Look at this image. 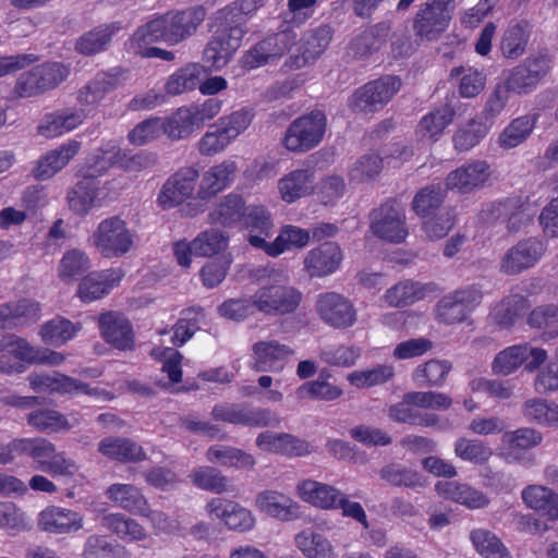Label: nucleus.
I'll return each mask as SVG.
<instances>
[{
    "label": "nucleus",
    "instance_id": "obj_1",
    "mask_svg": "<svg viewBox=\"0 0 558 558\" xmlns=\"http://www.w3.org/2000/svg\"><path fill=\"white\" fill-rule=\"evenodd\" d=\"M205 17L206 11L203 7L169 11L144 24L143 32L145 36H153L169 46H174L190 38Z\"/></svg>",
    "mask_w": 558,
    "mask_h": 558
},
{
    "label": "nucleus",
    "instance_id": "obj_2",
    "mask_svg": "<svg viewBox=\"0 0 558 558\" xmlns=\"http://www.w3.org/2000/svg\"><path fill=\"white\" fill-rule=\"evenodd\" d=\"M89 245L104 258H120L137 242L136 231L120 216L102 219L88 239Z\"/></svg>",
    "mask_w": 558,
    "mask_h": 558
},
{
    "label": "nucleus",
    "instance_id": "obj_3",
    "mask_svg": "<svg viewBox=\"0 0 558 558\" xmlns=\"http://www.w3.org/2000/svg\"><path fill=\"white\" fill-rule=\"evenodd\" d=\"M253 119V111L245 108L222 116L202 135L197 142L198 151L203 156H215L225 151L248 129Z\"/></svg>",
    "mask_w": 558,
    "mask_h": 558
},
{
    "label": "nucleus",
    "instance_id": "obj_4",
    "mask_svg": "<svg viewBox=\"0 0 558 558\" xmlns=\"http://www.w3.org/2000/svg\"><path fill=\"white\" fill-rule=\"evenodd\" d=\"M327 118L314 110L293 120L282 137V145L291 153L303 154L317 147L326 133Z\"/></svg>",
    "mask_w": 558,
    "mask_h": 558
},
{
    "label": "nucleus",
    "instance_id": "obj_5",
    "mask_svg": "<svg viewBox=\"0 0 558 558\" xmlns=\"http://www.w3.org/2000/svg\"><path fill=\"white\" fill-rule=\"evenodd\" d=\"M456 0H427L422 3L413 20V31L421 41L437 40L453 17Z\"/></svg>",
    "mask_w": 558,
    "mask_h": 558
},
{
    "label": "nucleus",
    "instance_id": "obj_6",
    "mask_svg": "<svg viewBox=\"0 0 558 558\" xmlns=\"http://www.w3.org/2000/svg\"><path fill=\"white\" fill-rule=\"evenodd\" d=\"M211 417L215 421L248 427H275L280 424L277 413L244 403L216 404L211 410Z\"/></svg>",
    "mask_w": 558,
    "mask_h": 558
},
{
    "label": "nucleus",
    "instance_id": "obj_7",
    "mask_svg": "<svg viewBox=\"0 0 558 558\" xmlns=\"http://www.w3.org/2000/svg\"><path fill=\"white\" fill-rule=\"evenodd\" d=\"M371 230L383 241L403 242L409 234L404 208L397 202L383 204L371 214Z\"/></svg>",
    "mask_w": 558,
    "mask_h": 558
},
{
    "label": "nucleus",
    "instance_id": "obj_8",
    "mask_svg": "<svg viewBox=\"0 0 558 558\" xmlns=\"http://www.w3.org/2000/svg\"><path fill=\"white\" fill-rule=\"evenodd\" d=\"M401 81L397 76L386 75L356 89L351 99L355 111L374 112L387 105L399 92Z\"/></svg>",
    "mask_w": 558,
    "mask_h": 558
},
{
    "label": "nucleus",
    "instance_id": "obj_9",
    "mask_svg": "<svg viewBox=\"0 0 558 558\" xmlns=\"http://www.w3.org/2000/svg\"><path fill=\"white\" fill-rule=\"evenodd\" d=\"M257 311L265 314L277 315L293 312L300 304L302 294L288 284H264L255 293Z\"/></svg>",
    "mask_w": 558,
    "mask_h": 558
},
{
    "label": "nucleus",
    "instance_id": "obj_10",
    "mask_svg": "<svg viewBox=\"0 0 558 558\" xmlns=\"http://www.w3.org/2000/svg\"><path fill=\"white\" fill-rule=\"evenodd\" d=\"M492 167L485 160H471L450 171L445 180L446 190L470 194L483 189L492 179Z\"/></svg>",
    "mask_w": 558,
    "mask_h": 558
},
{
    "label": "nucleus",
    "instance_id": "obj_11",
    "mask_svg": "<svg viewBox=\"0 0 558 558\" xmlns=\"http://www.w3.org/2000/svg\"><path fill=\"white\" fill-rule=\"evenodd\" d=\"M295 39L296 35L290 29L270 35L250 49L241 58V63L251 70L279 59L290 49Z\"/></svg>",
    "mask_w": 558,
    "mask_h": 558
},
{
    "label": "nucleus",
    "instance_id": "obj_12",
    "mask_svg": "<svg viewBox=\"0 0 558 558\" xmlns=\"http://www.w3.org/2000/svg\"><path fill=\"white\" fill-rule=\"evenodd\" d=\"M550 61L544 56L529 57L508 71L505 83L515 94H527L549 73Z\"/></svg>",
    "mask_w": 558,
    "mask_h": 558
},
{
    "label": "nucleus",
    "instance_id": "obj_13",
    "mask_svg": "<svg viewBox=\"0 0 558 558\" xmlns=\"http://www.w3.org/2000/svg\"><path fill=\"white\" fill-rule=\"evenodd\" d=\"M198 178L199 173L193 167L177 171L163 183L157 197L158 205L162 209H171L192 198Z\"/></svg>",
    "mask_w": 558,
    "mask_h": 558
},
{
    "label": "nucleus",
    "instance_id": "obj_14",
    "mask_svg": "<svg viewBox=\"0 0 558 558\" xmlns=\"http://www.w3.org/2000/svg\"><path fill=\"white\" fill-rule=\"evenodd\" d=\"M205 510L210 518L221 520L227 529L234 532H248L256 523L251 510L230 499L211 498L206 504Z\"/></svg>",
    "mask_w": 558,
    "mask_h": 558
},
{
    "label": "nucleus",
    "instance_id": "obj_15",
    "mask_svg": "<svg viewBox=\"0 0 558 558\" xmlns=\"http://www.w3.org/2000/svg\"><path fill=\"white\" fill-rule=\"evenodd\" d=\"M31 458L38 470L51 476L71 478L77 471L75 461L66 458L64 452H58L54 444L46 438H35Z\"/></svg>",
    "mask_w": 558,
    "mask_h": 558
},
{
    "label": "nucleus",
    "instance_id": "obj_16",
    "mask_svg": "<svg viewBox=\"0 0 558 558\" xmlns=\"http://www.w3.org/2000/svg\"><path fill=\"white\" fill-rule=\"evenodd\" d=\"M344 253L337 242H324L311 248L303 258V270L310 278H324L337 272Z\"/></svg>",
    "mask_w": 558,
    "mask_h": 558
},
{
    "label": "nucleus",
    "instance_id": "obj_17",
    "mask_svg": "<svg viewBox=\"0 0 558 558\" xmlns=\"http://www.w3.org/2000/svg\"><path fill=\"white\" fill-rule=\"evenodd\" d=\"M245 33V29L240 26L216 33L205 48V61L216 71L223 69L240 48Z\"/></svg>",
    "mask_w": 558,
    "mask_h": 558
},
{
    "label": "nucleus",
    "instance_id": "obj_18",
    "mask_svg": "<svg viewBox=\"0 0 558 558\" xmlns=\"http://www.w3.org/2000/svg\"><path fill=\"white\" fill-rule=\"evenodd\" d=\"M124 276L125 272L121 268L89 272L80 281L76 296L83 303L101 300L121 283Z\"/></svg>",
    "mask_w": 558,
    "mask_h": 558
},
{
    "label": "nucleus",
    "instance_id": "obj_19",
    "mask_svg": "<svg viewBox=\"0 0 558 558\" xmlns=\"http://www.w3.org/2000/svg\"><path fill=\"white\" fill-rule=\"evenodd\" d=\"M240 227L248 244L265 253L275 227L270 211L264 205H248Z\"/></svg>",
    "mask_w": 558,
    "mask_h": 558
},
{
    "label": "nucleus",
    "instance_id": "obj_20",
    "mask_svg": "<svg viewBox=\"0 0 558 558\" xmlns=\"http://www.w3.org/2000/svg\"><path fill=\"white\" fill-rule=\"evenodd\" d=\"M546 245L537 239L520 241L509 248L500 262V270L507 275H517L533 267L543 256Z\"/></svg>",
    "mask_w": 558,
    "mask_h": 558
},
{
    "label": "nucleus",
    "instance_id": "obj_21",
    "mask_svg": "<svg viewBox=\"0 0 558 558\" xmlns=\"http://www.w3.org/2000/svg\"><path fill=\"white\" fill-rule=\"evenodd\" d=\"M316 310L319 317L336 328H347L354 324L356 313L351 302L336 292H326L318 296Z\"/></svg>",
    "mask_w": 558,
    "mask_h": 558
},
{
    "label": "nucleus",
    "instance_id": "obj_22",
    "mask_svg": "<svg viewBox=\"0 0 558 558\" xmlns=\"http://www.w3.org/2000/svg\"><path fill=\"white\" fill-rule=\"evenodd\" d=\"M238 171L236 162L231 159L213 165L203 173L195 198L207 201L228 189L236 178Z\"/></svg>",
    "mask_w": 558,
    "mask_h": 558
},
{
    "label": "nucleus",
    "instance_id": "obj_23",
    "mask_svg": "<svg viewBox=\"0 0 558 558\" xmlns=\"http://www.w3.org/2000/svg\"><path fill=\"white\" fill-rule=\"evenodd\" d=\"M65 356L59 351H4L0 355V372L12 375L33 364L59 365Z\"/></svg>",
    "mask_w": 558,
    "mask_h": 558
},
{
    "label": "nucleus",
    "instance_id": "obj_24",
    "mask_svg": "<svg viewBox=\"0 0 558 558\" xmlns=\"http://www.w3.org/2000/svg\"><path fill=\"white\" fill-rule=\"evenodd\" d=\"M98 328L107 343L118 349H126L134 341V331L130 320L118 311H107L98 316Z\"/></svg>",
    "mask_w": 558,
    "mask_h": 558
},
{
    "label": "nucleus",
    "instance_id": "obj_25",
    "mask_svg": "<svg viewBox=\"0 0 558 558\" xmlns=\"http://www.w3.org/2000/svg\"><path fill=\"white\" fill-rule=\"evenodd\" d=\"M83 515L71 509L48 507L39 513L38 526L51 534H70L83 527Z\"/></svg>",
    "mask_w": 558,
    "mask_h": 558
},
{
    "label": "nucleus",
    "instance_id": "obj_26",
    "mask_svg": "<svg viewBox=\"0 0 558 558\" xmlns=\"http://www.w3.org/2000/svg\"><path fill=\"white\" fill-rule=\"evenodd\" d=\"M314 171L311 169H295L278 180L277 189L280 198L292 204L302 197L311 195L314 191Z\"/></svg>",
    "mask_w": 558,
    "mask_h": 558
},
{
    "label": "nucleus",
    "instance_id": "obj_27",
    "mask_svg": "<svg viewBox=\"0 0 558 558\" xmlns=\"http://www.w3.org/2000/svg\"><path fill=\"white\" fill-rule=\"evenodd\" d=\"M330 39L331 31L327 26L306 33L302 38V53L291 56L286 61V66L301 69L307 63L314 62L328 47Z\"/></svg>",
    "mask_w": 558,
    "mask_h": 558
},
{
    "label": "nucleus",
    "instance_id": "obj_28",
    "mask_svg": "<svg viewBox=\"0 0 558 558\" xmlns=\"http://www.w3.org/2000/svg\"><path fill=\"white\" fill-rule=\"evenodd\" d=\"M81 149V143L69 141L58 148L43 156L33 170L37 180H47L62 170L69 161L77 155Z\"/></svg>",
    "mask_w": 558,
    "mask_h": 558
},
{
    "label": "nucleus",
    "instance_id": "obj_29",
    "mask_svg": "<svg viewBox=\"0 0 558 558\" xmlns=\"http://www.w3.org/2000/svg\"><path fill=\"white\" fill-rule=\"evenodd\" d=\"M546 360V351H499L493 362V372L497 375H509L520 365L529 372L535 371Z\"/></svg>",
    "mask_w": 558,
    "mask_h": 558
},
{
    "label": "nucleus",
    "instance_id": "obj_30",
    "mask_svg": "<svg viewBox=\"0 0 558 558\" xmlns=\"http://www.w3.org/2000/svg\"><path fill=\"white\" fill-rule=\"evenodd\" d=\"M102 194L99 182L84 175L69 193V206L75 214L86 215L92 208L102 205Z\"/></svg>",
    "mask_w": 558,
    "mask_h": 558
},
{
    "label": "nucleus",
    "instance_id": "obj_31",
    "mask_svg": "<svg viewBox=\"0 0 558 558\" xmlns=\"http://www.w3.org/2000/svg\"><path fill=\"white\" fill-rule=\"evenodd\" d=\"M98 451L111 460L123 463H137L147 459L142 446L126 437H106L99 441Z\"/></svg>",
    "mask_w": 558,
    "mask_h": 558
},
{
    "label": "nucleus",
    "instance_id": "obj_32",
    "mask_svg": "<svg viewBox=\"0 0 558 558\" xmlns=\"http://www.w3.org/2000/svg\"><path fill=\"white\" fill-rule=\"evenodd\" d=\"M434 291L433 284L404 280L389 288L384 294V300L389 306L405 307L424 300Z\"/></svg>",
    "mask_w": 558,
    "mask_h": 558
},
{
    "label": "nucleus",
    "instance_id": "obj_33",
    "mask_svg": "<svg viewBox=\"0 0 558 558\" xmlns=\"http://www.w3.org/2000/svg\"><path fill=\"white\" fill-rule=\"evenodd\" d=\"M256 506L268 515L290 521L299 518L300 507L286 495L275 490H264L256 497Z\"/></svg>",
    "mask_w": 558,
    "mask_h": 558
},
{
    "label": "nucleus",
    "instance_id": "obj_34",
    "mask_svg": "<svg viewBox=\"0 0 558 558\" xmlns=\"http://www.w3.org/2000/svg\"><path fill=\"white\" fill-rule=\"evenodd\" d=\"M437 493L470 509H481L489 505V498L482 492L457 482H439L435 486Z\"/></svg>",
    "mask_w": 558,
    "mask_h": 558
},
{
    "label": "nucleus",
    "instance_id": "obj_35",
    "mask_svg": "<svg viewBox=\"0 0 558 558\" xmlns=\"http://www.w3.org/2000/svg\"><path fill=\"white\" fill-rule=\"evenodd\" d=\"M311 241V231L293 225L280 228L279 233L266 245L265 254L269 257H278L292 248H303Z\"/></svg>",
    "mask_w": 558,
    "mask_h": 558
},
{
    "label": "nucleus",
    "instance_id": "obj_36",
    "mask_svg": "<svg viewBox=\"0 0 558 558\" xmlns=\"http://www.w3.org/2000/svg\"><path fill=\"white\" fill-rule=\"evenodd\" d=\"M531 36L527 22H511L500 39V52L504 58L515 60L524 54Z\"/></svg>",
    "mask_w": 558,
    "mask_h": 558
},
{
    "label": "nucleus",
    "instance_id": "obj_37",
    "mask_svg": "<svg viewBox=\"0 0 558 558\" xmlns=\"http://www.w3.org/2000/svg\"><path fill=\"white\" fill-rule=\"evenodd\" d=\"M299 493L306 502L322 509H338V504L343 495L331 485L307 480L299 485Z\"/></svg>",
    "mask_w": 558,
    "mask_h": 558
},
{
    "label": "nucleus",
    "instance_id": "obj_38",
    "mask_svg": "<svg viewBox=\"0 0 558 558\" xmlns=\"http://www.w3.org/2000/svg\"><path fill=\"white\" fill-rule=\"evenodd\" d=\"M206 75V69L199 63H189L172 73L166 84L168 95H181L198 88L201 81Z\"/></svg>",
    "mask_w": 558,
    "mask_h": 558
},
{
    "label": "nucleus",
    "instance_id": "obj_39",
    "mask_svg": "<svg viewBox=\"0 0 558 558\" xmlns=\"http://www.w3.org/2000/svg\"><path fill=\"white\" fill-rule=\"evenodd\" d=\"M39 304L26 299L1 304L0 327L12 328L31 320H36L39 317Z\"/></svg>",
    "mask_w": 558,
    "mask_h": 558
},
{
    "label": "nucleus",
    "instance_id": "obj_40",
    "mask_svg": "<svg viewBox=\"0 0 558 558\" xmlns=\"http://www.w3.org/2000/svg\"><path fill=\"white\" fill-rule=\"evenodd\" d=\"M84 119L83 110L49 113L43 119L38 131L45 137H57L76 129L83 123Z\"/></svg>",
    "mask_w": 558,
    "mask_h": 558
},
{
    "label": "nucleus",
    "instance_id": "obj_41",
    "mask_svg": "<svg viewBox=\"0 0 558 558\" xmlns=\"http://www.w3.org/2000/svg\"><path fill=\"white\" fill-rule=\"evenodd\" d=\"M247 207L241 195L230 193L210 211V220L225 227L240 226Z\"/></svg>",
    "mask_w": 558,
    "mask_h": 558
},
{
    "label": "nucleus",
    "instance_id": "obj_42",
    "mask_svg": "<svg viewBox=\"0 0 558 558\" xmlns=\"http://www.w3.org/2000/svg\"><path fill=\"white\" fill-rule=\"evenodd\" d=\"M454 111L449 106L437 108L425 114L416 128V136L432 142L438 141L444 131L452 123Z\"/></svg>",
    "mask_w": 558,
    "mask_h": 558
},
{
    "label": "nucleus",
    "instance_id": "obj_43",
    "mask_svg": "<svg viewBox=\"0 0 558 558\" xmlns=\"http://www.w3.org/2000/svg\"><path fill=\"white\" fill-rule=\"evenodd\" d=\"M101 527L116 534L123 541H141L146 537L144 527L134 519L122 513H102L98 517Z\"/></svg>",
    "mask_w": 558,
    "mask_h": 558
},
{
    "label": "nucleus",
    "instance_id": "obj_44",
    "mask_svg": "<svg viewBox=\"0 0 558 558\" xmlns=\"http://www.w3.org/2000/svg\"><path fill=\"white\" fill-rule=\"evenodd\" d=\"M121 29L120 23L99 25L83 34L76 41V50L86 56L104 51L112 37Z\"/></svg>",
    "mask_w": 558,
    "mask_h": 558
},
{
    "label": "nucleus",
    "instance_id": "obj_45",
    "mask_svg": "<svg viewBox=\"0 0 558 558\" xmlns=\"http://www.w3.org/2000/svg\"><path fill=\"white\" fill-rule=\"evenodd\" d=\"M527 322L535 329L534 340L539 338L546 343L558 337V306H538L531 312Z\"/></svg>",
    "mask_w": 558,
    "mask_h": 558
},
{
    "label": "nucleus",
    "instance_id": "obj_46",
    "mask_svg": "<svg viewBox=\"0 0 558 558\" xmlns=\"http://www.w3.org/2000/svg\"><path fill=\"white\" fill-rule=\"evenodd\" d=\"M28 426L38 433L51 435L71 429L68 418L59 411L48 408L37 409L26 415Z\"/></svg>",
    "mask_w": 558,
    "mask_h": 558
},
{
    "label": "nucleus",
    "instance_id": "obj_47",
    "mask_svg": "<svg viewBox=\"0 0 558 558\" xmlns=\"http://www.w3.org/2000/svg\"><path fill=\"white\" fill-rule=\"evenodd\" d=\"M121 147L108 142L94 151L86 160L84 175L95 179L105 174L111 167H119Z\"/></svg>",
    "mask_w": 558,
    "mask_h": 558
},
{
    "label": "nucleus",
    "instance_id": "obj_48",
    "mask_svg": "<svg viewBox=\"0 0 558 558\" xmlns=\"http://www.w3.org/2000/svg\"><path fill=\"white\" fill-rule=\"evenodd\" d=\"M107 496L122 509L140 514L148 513V504L138 488L129 484H112Z\"/></svg>",
    "mask_w": 558,
    "mask_h": 558
},
{
    "label": "nucleus",
    "instance_id": "obj_49",
    "mask_svg": "<svg viewBox=\"0 0 558 558\" xmlns=\"http://www.w3.org/2000/svg\"><path fill=\"white\" fill-rule=\"evenodd\" d=\"M501 441L507 446L506 458L517 460L519 452H524L539 446L543 441V434L532 427H520L515 430L506 432Z\"/></svg>",
    "mask_w": 558,
    "mask_h": 558
},
{
    "label": "nucleus",
    "instance_id": "obj_50",
    "mask_svg": "<svg viewBox=\"0 0 558 558\" xmlns=\"http://www.w3.org/2000/svg\"><path fill=\"white\" fill-rule=\"evenodd\" d=\"M522 499L529 508L543 512L550 520L558 519V494L548 487L531 485L522 492Z\"/></svg>",
    "mask_w": 558,
    "mask_h": 558
},
{
    "label": "nucleus",
    "instance_id": "obj_51",
    "mask_svg": "<svg viewBox=\"0 0 558 558\" xmlns=\"http://www.w3.org/2000/svg\"><path fill=\"white\" fill-rule=\"evenodd\" d=\"M32 388L37 392L45 391H62L72 392L81 391L86 395H99L98 388H89L88 385L81 383L71 377L62 376L53 378L45 375H35L29 377Z\"/></svg>",
    "mask_w": 558,
    "mask_h": 558
},
{
    "label": "nucleus",
    "instance_id": "obj_52",
    "mask_svg": "<svg viewBox=\"0 0 558 558\" xmlns=\"http://www.w3.org/2000/svg\"><path fill=\"white\" fill-rule=\"evenodd\" d=\"M81 329L80 323L74 324L64 317L57 316L41 326L39 335L46 344L60 347L73 339Z\"/></svg>",
    "mask_w": 558,
    "mask_h": 558
},
{
    "label": "nucleus",
    "instance_id": "obj_53",
    "mask_svg": "<svg viewBox=\"0 0 558 558\" xmlns=\"http://www.w3.org/2000/svg\"><path fill=\"white\" fill-rule=\"evenodd\" d=\"M296 547L306 558H335L330 542L313 529H305L294 537Z\"/></svg>",
    "mask_w": 558,
    "mask_h": 558
},
{
    "label": "nucleus",
    "instance_id": "obj_54",
    "mask_svg": "<svg viewBox=\"0 0 558 558\" xmlns=\"http://www.w3.org/2000/svg\"><path fill=\"white\" fill-rule=\"evenodd\" d=\"M521 412L527 422L537 425L558 427V404L541 398L526 400Z\"/></svg>",
    "mask_w": 558,
    "mask_h": 558
},
{
    "label": "nucleus",
    "instance_id": "obj_55",
    "mask_svg": "<svg viewBox=\"0 0 558 558\" xmlns=\"http://www.w3.org/2000/svg\"><path fill=\"white\" fill-rule=\"evenodd\" d=\"M379 476L388 484L398 487L416 489L426 485V480L422 473L398 463L383 466L379 471Z\"/></svg>",
    "mask_w": 558,
    "mask_h": 558
},
{
    "label": "nucleus",
    "instance_id": "obj_56",
    "mask_svg": "<svg viewBox=\"0 0 558 558\" xmlns=\"http://www.w3.org/2000/svg\"><path fill=\"white\" fill-rule=\"evenodd\" d=\"M492 123H486L482 118L470 120L461 125L454 133L452 142L458 151H468L475 147L486 136Z\"/></svg>",
    "mask_w": 558,
    "mask_h": 558
},
{
    "label": "nucleus",
    "instance_id": "obj_57",
    "mask_svg": "<svg viewBox=\"0 0 558 558\" xmlns=\"http://www.w3.org/2000/svg\"><path fill=\"white\" fill-rule=\"evenodd\" d=\"M475 550L485 558H512L501 539L492 531L475 529L470 533Z\"/></svg>",
    "mask_w": 558,
    "mask_h": 558
},
{
    "label": "nucleus",
    "instance_id": "obj_58",
    "mask_svg": "<svg viewBox=\"0 0 558 558\" xmlns=\"http://www.w3.org/2000/svg\"><path fill=\"white\" fill-rule=\"evenodd\" d=\"M117 78L108 73H99L78 92V101L96 106L116 88Z\"/></svg>",
    "mask_w": 558,
    "mask_h": 558
},
{
    "label": "nucleus",
    "instance_id": "obj_59",
    "mask_svg": "<svg viewBox=\"0 0 558 558\" xmlns=\"http://www.w3.org/2000/svg\"><path fill=\"white\" fill-rule=\"evenodd\" d=\"M90 268V258L82 250L66 251L59 262L58 277L64 282H73Z\"/></svg>",
    "mask_w": 558,
    "mask_h": 558
},
{
    "label": "nucleus",
    "instance_id": "obj_60",
    "mask_svg": "<svg viewBox=\"0 0 558 558\" xmlns=\"http://www.w3.org/2000/svg\"><path fill=\"white\" fill-rule=\"evenodd\" d=\"M190 478L198 488L209 490L215 494H223L232 492L233 489L229 478L211 466L194 469L190 474Z\"/></svg>",
    "mask_w": 558,
    "mask_h": 558
},
{
    "label": "nucleus",
    "instance_id": "obj_61",
    "mask_svg": "<svg viewBox=\"0 0 558 558\" xmlns=\"http://www.w3.org/2000/svg\"><path fill=\"white\" fill-rule=\"evenodd\" d=\"M535 122L529 116L512 120L499 134L498 145L504 149H511L521 145L532 133Z\"/></svg>",
    "mask_w": 558,
    "mask_h": 558
},
{
    "label": "nucleus",
    "instance_id": "obj_62",
    "mask_svg": "<svg viewBox=\"0 0 558 558\" xmlns=\"http://www.w3.org/2000/svg\"><path fill=\"white\" fill-rule=\"evenodd\" d=\"M162 126L163 134L172 141L187 138L197 130L186 106L180 107L172 114L162 119Z\"/></svg>",
    "mask_w": 558,
    "mask_h": 558
},
{
    "label": "nucleus",
    "instance_id": "obj_63",
    "mask_svg": "<svg viewBox=\"0 0 558 558\" xmlns=\"http://www.w3.org/2000/svg\"><path fill=\"white\" fill-rule=\"evenodd\" d=\"M206 456L208 461L218 462L225 466L248 469L253 468L255 464V461L251 454L233 447L220 445L211 446L207 450Z\"/></svg>",
    "mask_w": 558,
    "mask_h": 558
},
{
    "label": "nucleus",
    "instance_id": "obj_64",
    "mask_svg": "<svg viewBox=\"0 0 558 558\" xmlns=\"http://www.w3.org/2000/svg\"><path fill=\"white\" fill-rule=\"evenodd\" d=\"M229 236L220 230L210 229L199 233L193 240L195 256L208 257L225 251L228 246Z\"/></svg>",
    "mask_w": 558,
    "mask_h": 558
}]
</instances>
